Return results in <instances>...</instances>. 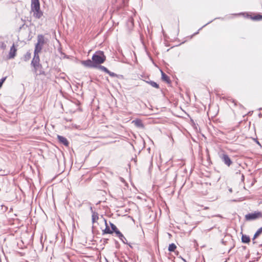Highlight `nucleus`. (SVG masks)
Segmentation results:
<instances>
[{
	"label": "nucleus",
	"instance_id": "obj_16",
	"mask_svg": "<svg viewBox=\"0 0 262 262\" xmlns=\"http://www.w3.org/2000/svg\"><path fill=\"white\" fill-rule=\"evenodd\" d=\"M242 242L244 243H249L250 242V238L249 236L243 235L242 236Z\"/></svg>",
	"mask_w": 262,
	"mask_h": 262
},
{
	"label": "nucleus",
	"instance_id": "obj_33",
	"mask_svg": "<svg viewBox=\"0 0 262 262\" xmlns=\"http://www.w3.org/2000/svg\"><path fill=\"white\" fill-rule=\"evenodd\" d=\"M209 24V23H207V24H206V25H204V26H206V25H207Z\"/></svg>",
	"mask_w": 262,
	"mask_h": 262
},
{
	"label": "nucleus",
	"instance_id": "obj_5",
	"mask_svg": "<svg viewBox=\"0 0 262 262\" xmlns=\"http://www.w3.org/2000/svg\"><path fill=\"white\" fill-rule=\"evenodd\" d=\"M39 53L37 52H34V56L32 60L31 65L32 67L34 66H37L38 64H41L40 63V58L39 56Z\"/></svg>",
	"mask_w": 262,
	"mask_h": 262
},
{
	"label": "nucleus",
	"instance_id": "obj_32",
	"mask_svg": "<svg viewBox=\"0 0 262 262\" xmlns=\"http://www.w3.org/2000/svg\"><path fill=\"white\" fill-rule=\"evenodd\" d=\"M171 262H174V259H171Z\"/></svg>",
	"mask_w": 262,
	"mask_h": 262
},
{
	"label": "nucleus",
	"instance_id": "obj_10",
	"mask_svg": "<svg viewBox=\"0 0 262 262\" xmlns=\"http://www.w3.org/2000/svg\"><path fill=\"white\" fill-rule=\"evenodd\" d=\"M31 12H33V16L36 18L39 19L43 15V13L40 10V9H37V10H33Z\"/></svg>",
	"mask_w": 262,
	"mask_h": 262
},
{
	"label": "nucleus",
	"instance_id": "obj_13",
	"mask_svg": "<svg viewBox=\"0 0 262 262\" xmlns=\"http://www.w3.org/2000/svg\"><path fill=\"white\" fill-rule=\"evenodd\" d=\"M104 222L106 227L103 230H102V234L113 233V231L110 229L109 227L107 226L106 221L105 219Z\"/></svg>",
	"mask_w": 262,
	"mask_h": 262
},
{
	"label": "nucleus",
	"instance_id": "obj_36",
	"mask_svg": "<svg viewBox=\"0 0 262 262\" xmlns=\"http://www.w3.org/2000/svg\"><path fill=\"white\" fill-rule=\"evenodd\" d=\"M209 24V23H207V24H206V25H204V26H206V25H207Z\"/></svg>",
	"mask_w": 262,
	"mask_h": 262
},
{
	"label": "nucleus",
	"instance_id": "obj_12",
	"mask_svg": "<svg viewBox=\"0 0 262 262\" xmlns=\"http://www.w3.org/2000/svg\"><path fill=\"white\" fill-rule=\"evenodd\" d=\"M90 209L92 212V222H93V223H94L99 219L98 214V213H97L93 210V208L92 207H91Z\"/></svg>",
	"mask_w": 262,
	"mask_h": 262
},
{
	"label": "nucleus",
	"instance_id": "obj_9",
	"mask_svg": "<svg viewBox=\"0 0 262 262\" xmlns=\"http://www.w3.org/2000/svg\"><path fill=\"white\" fill-rule=\"evenodd\" d=\"M17 49L15 48L14 44H13L12 47L10 48L9 55H8V58L9 59H12L14 58V57L16 55Z\"/></svg>",
	"mask_w": 262,
	"mask_h": 262
},
{
	"label": "nucleus",
	"instance_id": "obj_25",
	"mask_svg": "<svg viewBox=\"0 0 262 262\" xmlns=\"http://www.w3.org/2000/svg\"><path fill=\"white\" fill-rule=\"evenodd\" d=\"M110 226L111 227V228H112V231H113V232L117 230H118L117 228L116 227V226L113 223H110Z\"/></svg>",
	"mask_w": 262,
	"mask_h": 262
},
{
	"label": "nucleus",
	"instance_id": "obj_22",
	"mask_svg": "<svg viewBox=\"0 0 262 262\" xmlns=\"http://www.w3.org/2000/svg\"><path fill=\"white\" fill-rule=\"evenodd\" d=\"M127 25L130 27V28H133L134 27V20L132 18H129L128 21H127Z\"/></svg>",
	"mask_w": 262,
	"mask_h": 262
},
{
	"label": "nucleus",
	"instance_id": "obj_38",
	"mask_svg": "<svg viewBox=\"0 0 262 262\" xmlns=\"http://www.w3.org/2000/svg\"><path fill=\"white\" fill-rule=\"evenodd\" d=\"M107 262H108V261L107 260Z\"/></svg>",
	"mask_w": 262,
	"mask_h": 262
},
{
	"label": "nucleus",
	"instance_id": "obj_1",
	"mask_svg": "<svg viewBox=\"0 0 262 262\" xmlns=\"http://www.w3.org/2000/svg\"><path fill=\"white\" fill-rule=\"evenodd\" d=\"M92 59L96 67H97L98 64H101L105 61L106 57L104 55L103 52L99 51L96 52L93 54Z\"/></svg>",
	"mask_w": 262,
	"mask_h": 262
},
{
	"label": "nucleus",
	"instance_id": "obj_23",
	"mask_svg": "<svg viewBox=\"0 0 262 262\" xmlns=\"http://www.w3.org/2000/svg\"><path fill=\"white\" fill-rule=\"evenodd\" d=\"M252 19L254 20H260L262 19V15L257 14L252 17Z\"/></svg>",
	"mask_w": 262,
	"mask_h": 262
},
{
	"label": "nucleus",
	"instance_id": "obj_27",
	"mask_svg": "<svg viewBox=\"0 0 262 262\" xmlns=\"http://www.w3.org/2000/svg\"><path fill=\"white\" fill-rule=\"evenodd\" d=\"M6 79V77H4L0 79V88H1V86H2L3 83L4 82Z\"/></svg>",
	"mask_w": 262,
	"mask_h": 262
},
{
	"label": "nucleus",
	"instance_id": "obj_2",
	"mask_svg": "<svg viewBox=\"0 0 262 262\" xmlns=\"http://www.w3.org/2000/svg\"><path fill=\"white\" fill-rule=\"evenodd\" d=\"M46 41L43 35L41 34L38 35L37 36V42L35 45L34 51L40 53Z\"/></svg>",
	"mask_w": 262,
	"mask_h": 262
},
{
	"label": "nucleus",
	"instance_id": "obj_18",
	"mask_svg": "<svg viewBox=\"0 0 262 262\" xmlns=\"http://www.w3.org/2000/svg\"><path fill=\"white\" fill-rule=\"evenodd\" d=\"M177 246L174 244H171L169 245L168 250L170 252L174 251L176 249Z\"/></svg>",
	"mask_w": 262,
	"mask_h": 262
},
{
	"label": "nucleus",
	"instance_id": "obj_29",
	"mask_svg": "<svg viewBox=\"0 0 262 262\" xmlns=\"http://www.w3.org/2000/svg\"><path fill=\"white\" fill-rule=\"evenodd\" d=\"M215 216H217V217H221V218H223L222 216L221 215H220V214H217V215H216Z\"/></svg>",
	"mask_w": 262,
	"mask_h": 262
},
{
	"label": "nucleus",
	"instance_id": "obj_26",
	"mask_svg": "<svg viewBox=\"0 0 262 262\" xmlns=\"http://www.w3.org/2000/svg\"><path fill=\"white\" fill-rule=\"evenodd\" d=\"M108 74H109L110 76H111V77H116L117 76V74H115V73H113V72H112L111 71H110L109 70H108V72H107V73Z\"/></svg>",
	"mask_w": 262,
	"mask_h": 262
},
{
	"label": "nucleus",
	"instance_id": "obj_21",
	"mask_svg": "<svg viewBox=\"0 0 262 262\" xmlns=\"http://www.w3.org/2000/svg\"><path fill=\"white\" fill-rule=\"evenodd\" d=\"M116 235L118 236L120 239L124 238V235L122 234V233L118 229L115 231H114Z\"/></svg>",
	"mask_w": 262,
	"mask_h": 262
},
{
	"label": "nucleus",
	"instance_id": "obj_7",
	"mask_svg": "<svg viewBox=\"0 0 262 262\" xmlns=\"http://www.w3.org/2000/svg\"><path fill=\"white\" fill-rule=\"evenodd\" d=\"M80 62L82 65L86 68H96L93 60L88 59L86 60H81Z\"/></svg>",
	"mask_w": 262,
	"mask_h": 262
},
{
	"label": "nucleus",
	"instance_id": "obj_24",
	"mask_svg": "<svg viewBox=\"0 0 262 262\" xmlns=\"http://www.w3.org/2000/svg\"><path fill=\"white\" fill-rule=\"evenodd\" d=\"M99 69H100L101 70L105 72V73H107V72H108V69L105 68V67L104 66H99L98 67Z\"/></svg>",
	"mask_w": 262,
	"mask_h": 262
},
{
	"label": "nucleus",
	"instance_id": "obj_6",
	"mask_svg": "<svg viewBox=\"0 0 262 262\" xmlns=\"http://www.w3.org/2000/svg\"><path fill=\"white\" fill-rule=\"evenodd\" d=\"M33 67V72L36 75H45V72L42 69L41 64H38L36 66H34Z\"/></svg>",
	"mask_w": 262,
	"mask_h": 262
},
{
	"label": "nucleus",
	"instance_id": "obj_30",
	"mask_svg": "<svg viewBox=\"0 0 262 262\" xmlns=\"http://www.w3.org/2000/svg\"><path fill=\"white\" fill-rule=\"evenodd\" d=\"M103 241H104V243H107V239H105V238H104V239H103Z\"/></svg>",
	"mask_w": 262,
	"mask_h": 262
},
{
	"label": "nucleus",
	"instance_id": "obj_19",
	"mask_svg": "<svg viewBox=\"0 0 262 262\" xmlns=\"http://www.w3.org/2000/svg\"><path fill=\"white\" fill-rule=\"evenodd\" d=\"M31 57V54L30 52H27V53L24 55V59L25 61H28Z\"/></svg>",
	"mask_w": 262,
	"mask_h": 262
},
{
	"label": "nucleus",
	"instance_id": "obj_17",
	"mask_svg": "<svg viewBox=\"0 0 262 262\" xmlns=\"http://www.w3.org/2000/svg\"><path fill=\"white\" fill-rule=\"evenodd\" d=\"M262 233V227H260L258 230L256 232L255 234L254 235L253 238L252 239L253 244H254L255 242H254L255 239L259 236L260 234Z\"/></svg>",
	"mask_w": 262,
	"mask_h": 262
},
{
	"label": "nucleus",
	"instance_id": "obj_8",
	"mask_svg": "<svg viewBox=\"0 0 262 262\" xmlns=\"http://www.w3.org/2000/svg\"><path fill=\"white\" fill-rule=\"evenodd\" d=\"M40 8V3L39 0H31V10H37Z\"/></svg>",
	"mask_w": 262,
	"mask_h": 262
},
{
	"label": "nucleus",
	"instance_id": "obj_3",
	"mask_svg": "<svg viewBox=\"0 0 262 262\" xmlns=\"http://www.w3.org/2000/svg\"><path fill=\"white\" fill-rule=\"evenodd\" d=\"M260 217H262V213L258 211L246 214L245 215V219L247 221H252Z\"/></svg>",
	"mask_w": 262,
	"mask_h": 262
},
{
	"label": "nucleus",
	"instance_id": "obj_35",
	"mask_svg": "<svg viewBox=\"0 0 262 262\" xmlns=\"http://www.w3.org/2000/svg\"><path fill=\"white\" fill-rule=\"evenodd\" d=\"M209 24V23H207V24H206V25H204V26H206V25H207Z\"/></svg>",
	"mask_w": 262,
	"mask_h": 262
},
{
	"label": "nucleus",
	"instance_id": "obj_20",
	"mask_svg": "<svg viewBox=\"0 0 262 262\" xmlns=\"http://www.w3.org/2000/svg\"><path fill=\"white\" fill-rule=\"evenodd\" d=\"M151 86H152L154 88L158 89L159 88V85L158 84H157L156 82L153 81H150L147 82Z\"/></svg>",
	"mask_w": 262,
	"mask_h": 262
},
{
	"label": "nucleus",
	"instance_id": "obj_14",
	"mask_svg": "<svg viewBox=\"0 0 262 262\" xmlns=\"http://www.w3.org/2000/svg\"><path fill=\"white\" fill-rule=\"evenodd\" d=\"M133 122L137 127H140V128H143L144 127V125L142 123V121L141 120H140V119L135 120H134L133 121Z\"/></svg>",
	"mask_w": 262,
	"mask_h": 262
},
{
	"label": "nucleus",
	"instance_id": "obj_15",
	"mask_svg": "<svg viewBox=\"0 0 262 262\" xmlns=\"http://www.w3.org/2000/svg\"><path fill=\"white\" fill-rule=\"evenodd\" d=\"M161 71V74H162V79L163 81H164L166 82L169 83L170 80L169 77L164 73L162 71Z\"/></svg>",
	"mask_w": 262,
	"mask_h": 262
},
{
	"label": "nucleus",
	"instance_id": "obj_34",
	"mask_svg": "<svg viewBox=\"0 0 262 262\" xmlns=\"http://www.w3.org/2000/svg\"><path fill=\"white\" fill-rule=\"evenodd\" d=\"M209 24V23H207V24H206V25H204V26H206V25H207Z\"/></svg>",
	"mask_w": 262,
	"mask_h": 262
},
{
	"label": "nucleus",
	"instance_id": "obj_28",
	"mask_svg": "<svg viewBox=\"0 0 262 262\" xmlns=\"http://www.w3.org/2000/svg\"><path fill=\"white\" fill-rule=\"evenodd\" d=\"M123 243L127 244V240L126 238L124 236V238L120 239Z\"/></svg>",
	"mask_w": 262,
	"mask_h": 262
},
{
	"label": "nucleus",
	"instance_id": "obj_4",
	"mask_svg": "<svg viewBox=\"0 0 262 262\" xmlns=\"http://www.w3.org/2000/svg\"><path fill=\"white\" fill-rule=\"evenodd\" d=\"M220 158L224 163L228 166H230L232 164V161L230 159V157L227 154L223 153L220 155Z\"/></svg>",
	"mask_w": 262,
	"mask_h": 262
},
{
	"label": "nucleus",
	"instance_id": "obj_11",
	"mask_svg": "<svg viewBox=\"0 0 262 262\" xmlns=\"http://www.w3.org/2000/svg\"><path fill=\"white\" fill-rule=\"evenodd\" d=\"M57 138L60 143H62L63 145H64L66 146L68 145L69 142L65 137L61 136L58 135Z\"/></svg>",
	"mask_w": 262,
	"mask_h": 262
},
{
	"label": "nucleus",
	"instance_id": "obj_31",
	"mask_svg": "<svg viewBox=\"0 0 262 262\" xmlns=\"http://www.w3.org/2000/svg\"><path fill=\"white\" fill-rule=\"evenodd\" d=\"M182 259L184 261L187 262L186 260L185 259L182 258Z\"/></svg>",
	"mask_w": 262,
	"mask_h": 262
},
{
	"label": "nucleus",
	"instance_id": "obj_37",
	"mask_svg": "<svg viewBox=\"0 0 262 262\" xmlns=\"http://www.w3.org/2000/svg\"><path fill=\"white\" fill-rule=\"evenodd\" d=\"M208 208V207H206L205 208V209H207Z\"/></svg>",
	"mask_w": 262,
	"mask_h": 262
}]
</instances>
